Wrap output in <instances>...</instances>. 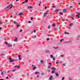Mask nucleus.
<instances>
[{
	"label": "nucleus",
	"instance_id": "1",
	"mask_svg": "<svg viewBox=\"0 0 80 80\" xmlns=\"http://www.w3.org/2000/svg\"><path fill=\"white\" fill-rule=\"evenodd\" d=\"M10 6H11V7L10 8V9H11V8H12L13 7V5L12 4H10L9 5H8V6H7L6 8H5V9L8 8H9V7H10Z\"/></svg>",
	"mask_w": 80,
	"mask_h": 80
},
{
	"label": "nucleus",
	"instance_id": "2",
	"mask_svg": "<svg viewBox=\"0 0 80 80\" xmlns=\"http://www.w3.org/2000/svg\"><path fill=\"white\" fill-rule=\"evenodd\" d=\"M9 59L10 61L9 62H10V63H12V62H13L14 61V60H12V58H11V57H9Z\"/></svg>",
	"mask_w": 80,
	"mask_h": 80
},
{
	"label": "nucleus",
	"instance_id": "3",
	"mask_svg": "<svg viewBox=\"0 0 80 80\" xmlns=\"http://www.w3.org/2000/svg\"><path fill=\"white\" fill-rule=\"evenodd\" d=\"M53 78V76L52 75L50 76V77L49 78V80H52V79Z\"/></svg>",
	"mask_w": 80,
	"mask_h": 80
},
{
	"label": "nucleus",
	"instance_id": "4",
	"mask_svg": "<svg viewBox=\"0 0 80 80\" xmlns=\"http://www.w3.org/2000/svg\"><path fill=\"white\" fill-rule=\"evenodd\" d=\"M67 10L66 9H64L63 10V13H67Z\"/></svg>",
	"mask_w": 80,
	"mask_h": 80
},
{
	"label": "nucleus",
	"instance_id": "5",
	"mask_svg": "<svg viewBox=\"0 0 80 80\" xmlns=\"http://www.w3.org/2000/svg\"><path fill=\"white\" fill-rule=\"evenodd\" d=\"M28 8H33V7L31 6H29L28 7Z\"/></svg>",
	"mask_w": 80,
	"mask_h": 80
},
{
	"label": "nucleus",
	"instance_id": "6",
	"mask_svg": "<svg viewBox=\"0 0 80 80\" xmlns=\"http://www.w3.org/2000/svg\"><path fill=\"white\" fill-rule=\"evenodd\" d=\"M53 48H54V49H57L58 48H59V47H55V46H54V47H53Z\"/></svg>",
	"mask_w": 80,
	"mask_h": 80
},
{
	"label": "nucleus",
	"instance_id": "7",
	"mask_svg": "<svg viewBox=\"0 0 80 80\" xmlns=\"http://www.w3.org/2000/svg\"><path fill=\"white\" fill-rule=\"evenodd\" d=\"M14 67L15 68H16V67H17L18 68V69L20 68V67H19V66H14Z\"/></svg>",
	"mask_w": 80,
	"mask_h": 80
},
{
	"label": "nucleus",
	"instance_id": "8",
	"mask_svg": "<svg viewBox=\"0 0 80 80\" xmlns=\"http://www.w3.org/2000/svg\"><path fill=\"white\" fill-rule=\"evenodd\" d=\"M52 70H56V68H55L54 67H52L51 68Z\"/></svg>",
	"mask_w": 80,
	"mask_h": 80
},
{
	"label": "nucleus",
	"instance_id": "9",
	"mask_svg": "<svg viewBox=\"0 0 80 80\" xmlns=\"http://www.w3.org/2000/svg\"><path fill=\"white\" fill-rule=\"evenodd\" d=\"M23 15V13H22V12H21V13H19V14H18V15L19 16L20 15Z\"/></svg>",
	"mask_w": 80,
	"mask_h": 80
},
{
	"label": "nucleus",
	"instance_id": "10",
	"mask_svg": "<svg viewBox=\"0 0 80 80\" xmlns=\"http://www.w3.org/2000/svg\"><path fill=\"white\" fill-rule=\"evenodd\" d=\"M76 17H78V18H80V15H76Z\"/></svg>",
	"mask_w": 80,
	"mask_h": 80
},
{
	"label": "nucleus",
	"instance_id": "11",
	"mask_svg": "<svg viewBox=\"0 0 80 80\" xmlns=\"http://www.w3.org/2000/svg\"><path fill=\"white\" fill-rule=\"evenodd\" d=\"M21 56L18 55V57L19 58V60H21V58H20Z\"/></svg>",
	"mask_w": 80,
	"mask_h": 80
},
{
	"label": "nucleus",
	"instance_id": "12",
	"mask_svg": "<svg viewBox=\"0 0 80 80\" xmlns=\"http://www.w3.org/2000/svg\"><path fill=\"white\" fill-rule=\"evenodd\" d=\"M55 73L56 74L57 77H58V76H59V75L56 72V73Z\"/></svg>",
	"mask_w": 80,
	"mask_h": 80
},
{
	"label": "nucleus",
	"instance_id": "13",
	"mask_svg": "<svg viewBox=\"0 0 80 80\" xmlns=\"http://www.w3.org/2000/svg\"><path fill=\"white\" fill-rule=\"evenodd\" d=\"M17 40H18V38H16V39H14V41L15 42H17Z\"/></svg>",
	"mask_w": 80,
	"mask_h": 80
},
{
	"label": "nucleus",
	"instance_id": "14",
	"mask_svg": "<svg viewBox=\"0 0 80 80\" xmlns=\"http://www.w3.org/2000/svg\"><path fill=\"white\" fill-rule=\"evenodd\" d=\"M46 53H50V51L48 50H47L46 51Z\"/></svg>",
	"mask_w": 80,
	"mask_h": 80
},
{
	"label": "nucleus",
	"instance_id": "15",
	"mask_svg": "<svg viewBox=\"0 0 80 80\" xmlns=\"http://www.w3.org/2000/svg\"><path fill=\"white\" fill-rule=\"evenodd\" d=\"M72 25H73V23H72L70 24L69 25V27H72Z\"/></svg>",
	"mask_w": 80,
	"mask_h": 80
},
{
	"label": "nucleus",
	"instance_id": "16",
	"mask_svg": "<svg viewBox=\"0 0 80 80\" xmlns=\"http://www.w3.org/2000/svg\"><path fill=\"white\" fill-rule=\"evenodd\" d=\"M59 12V9H56L55 11V12Z\"/></svg>",
	"mask_w": 80,
	"mask_h": 80
},
{
	"label": "nucleus",
	"instance_id": "17",
	"mask_svg": "<svg viewBox=\"0 0 80 80\" xmlns=\"http://www.w3.org/2000/svg\"><path fill=\"white\" fill-rule=\"evenodd\" d=\"M60 14V15H62L63 14V13L62 12H59Z\"/></svg>",
	"mask_w": 80,
	"mask_h": 80
},
{
	"label": "nucleus",
	"instance_id": "18",
	"mask_svg": "<svg viewBox=\"0 0 80 80\" xmlns=\"http://www.w3.org/2000/svg\"><path fill=\"white\" fill-rule=\"evenodd\" d=\"M37 68V67H35L34 68H33V70H35Z\"/></svg>",
	"mask_w": 80,
	"mask_h": 80
},
{
	"label": "nucleus",
	"instance_id": "19",
	"mask_svg": "<svg viewBox=\"0 0 80 80\" xmlns=\"http://www.w3.org/2000/svg\"><path fill=\"white\" fill-rule=\"evenodd\" d=\"M3 56H5V54H3V53H2V54H1V57H2V56H3Z\"/></svg>",
	"mask_w": 80,
	"mask_h": 80
},
{
	"label": "nucleus",
	"instance_id": "20",
	"mask_svg": "<svg viewBox=\"0 0 80 80\" xmlns=\"http://www.w3.org/2000/svg\"><path fill=\"white\" fill-rule=\"evenodd\" d=\"M35 73V74H36V75H37V74H38V73H39V72H36Z\"/></svg>",
	"mask_w": 80,
	"mask_h": 80
},
{
	"label": "nucleus",
	"instance_id": "21",
	"mask_svg": "<svg viewBox=\"0 0 80 80\" xmlns=\"http://www.w3.org/2000/svg\"><path fill=\"white\" fill-rule=\"evenodd\" d=\"M58 30V29H57V28H55L54 29V31H55V30Z\"/></svg>",
	"mask_w": 80,
	"mask_h": 80
},
{
	"label": "nucleus",
	"instance_id": "22",
	"mask_svg": "<svg viewBox=\"0 0 80 80\" xmlns=\"http://www.w3.org/2000/svg\"><path fill=\"white\" fill-rule=\"evenodd\" d=\"M47 12H46V13H44V17H45V15H47Z\"/></svg>",
	"mask_w": 80,
	"mask_h": 80
},
{
	"label": "nucleus",
	"instance_id": "23",
	"mask_svg": "<svg viewBox=\"0 0 80 80\" xmlns=\"http://www.w3.org/2000/svg\"><path fill=\"white\" fill-rule=\"evenodd\" d=\"M16 71V69H14L12 70V72H14Z\"/></svg>",
	"mask_w": 80,
	"mask_h": 80
},
{
	"label": "nucleus",
	"instance_id": "24",
	"mask_svg": "<svg viewBox=\"0 0 80 80\" xmlns=\"http://www.w3.org/2000/svg\"><path fill=\"white\" fill-rule=\"evenodd\" d=\"M43 60H41V63H43Z\"/></svg>",
	"mask_w": 80,
	"mask_h": 80
},
{
	"label": "nucleus",
	"instance_id": "25",
	"mask_svg": "<svg viewBox=\"0 0 80 80\" xmlns=\"http://www.w3.org/2000/svg\"><path fill=\"white\" fill-rule=\"evenodd\" d=\"M50 57H51V58H53V55H51Z\"/></svg>",
	"mask_w": 80,
	"mask_h": 80
},
{
	"label": "nucleus",
	"instance_id": "26",
	"mask_svg": "<svg viewBox=\"0 0 80 80\" xmlns=\"http://www.w3.org/2000/svg\"><path fill=\"white\" fill-rule=\"evenodd\" d=\"M52 26L53 27H55V24H52Z\"/></svg>",
	"mask_w": 80,
	"mask_h": 80
},
{
	"label": "nucleus",
	"instance_id": "27",
	"mask_svg": "<svg viewBox=\"0 0 80 80\" xmlns=\"http://www.w3.org/2000/svg\"><path fill=\"white\" fill-rule=\"evenodd\" d=\"M65 34H69V33L67 32H64Z\"/></svg>",
	"mask_w": 80,
	"mask_h": 80
},
{
	"label": "nucleus",
	"instance_id": "28",
	"mask_svg": "<svg viewBox=\"0 0 80 80\" xmlns=\"http://www.w3.org/2000/svg\"><path fill=\"white\" fill-rule=\"evenodd\" d=\"M20 25H17V27H18H18H20Z\"/></svg>",
	"mask_w": 80,
	"mask_h": 80
},
{
	"label": "nucleus",
	"instance_id": "29",
	"mask_svg": "<svg viewBox=\"0 0 80 80\" xmlns=\"http://www.w3.org/2000/svg\"><path fill=\"white\" fill-rule=\"evenodd\" d=\"M5 44H6L7 45H8V42H5Z\"/></svg>",
	"mask_w": 80,
	"mask_h": 80
},
{
	"label": "nucleus",
	"instance_id": "30",
	"mask_svg": "<svg viewBox=\"0 0 80 80\" xmlns=\"http://www.w3.org/2000/svg\"><path fill=\"white\" fill-rule=\"evenodd\" d=\"M42 75H45V73H44V72H42Z\"/></svg>",
	"mask_w": 80,
	"mask_h": 80
},
{
	"label": "nucleus",
	"instance_id": "31",
	"mask_svg": "<svg viewBox=\"0 0 80 80\" xmlns=\"http://www.w3.org/2000/svg\"><path fill=\"white\" fill-rule=\"evenodd\" d=\"M13 23H14V24H17V22L15 21H14L13 22Z\"/></svg>",
	"mask_w": 80,
	"mask_h": 80
},
{
	"label": "nucleus",
	"instance_id": "32",
	"mask_svg": "<svg viewBox=\"0 0 80 80\" xmlns=\"http://www.w3.org/2000/svg\"><path fill=\"white\" fill-rule=\"evenodd\" d=\"M48 29H50V26L49 25L48 27Z\"/></svg>",
	"mask_w": 80,
	"mask_h": 80
},
{
	"label": "nucleus",
	"instance_id": "33",
	"mask_svg": "<svg viewBox=\"0 0 80 80\" xmlns=\"http://www.w3.org/2000/svg\"><path fill=\"white\" fill-rule=\"evenodd\" d=\"M55 72V71H52V73H54V72Z\"/></svg>",
	"mask_w": 80,
	"mask_h": 80
},
{
	"label": "nucleus",
	"instance_id": "34",
	"mask_svg": "<svg viewBox=\"0 0 80 80\" xmlns=\"http://www.w3.org/2000/svg\"><path fill=\"white\" fill-rule=\"evenodd\" d=\"M47 41H48V40H50V38H47Z\"/></svg>",
	"mask_w": 80,
	"mask_h": 80
},
{
	"label": "nucleus",
	"instance_id": "35",
	"mask_svg": "<svg viewBox=\"0 0 80 80\" xmlns=\"http://www.w3.org/2000/svg\"><path fill=\"white\" fill-rule=\"evenodd\" d=\"M64 40V39H62L61 40V41H60V42H62V41Z\"/></svg>",
	"mask_w": 80,
	"mask_h": 80
},
{
	"label": "nucleus",
	"instance_id": "36",
	"mask_svg": "<svg viewBox=\"0 0 80 80\" xmlns=\"http://www.w3.org/2000/svg\"><path fill=\"white\" fill-rule=\"evenodd\" d=\"M77 14H78V15H80V13L79 12H77Z\"/></svg>",
	"mask_w": 80,
	"mask_h": 80
},
{
	"label": "nucleus",
	"instance_id": "37",
	"mask_svg": "<svg viewBox=\"0 0 80 80\" xmlns=\"http://www.w3.org/2000/svg\"><path fill=\"white\" fill-rule=\"evenodd\" d=\"M40 4H41V1L40 2V3L39 4V6H40Z\"/></svg>",
	"mask_w": 80,
	"mask_h": 80
},
{
	"label": "nucleus",
	"instance_id": "38",
	"mask_svg": "<svg viewBox=\"0 0 80 80\" xmlns=\"http://www.w3.org/2000/svg\"><path fill=\"white\" fill-rule=\"evenodd\" d=\"M55 6H53L52 7V8H55Z\"/></svg>",
	"mask_w": 80,
	"mask_h": 80
},
{
	"label": "nucleus",
	"instance_id": "39",
	"mask_svg": "<svg viewBox=\"0 0 80 80\" xmlns=\"http://www.w3.org/2000/svg\"><path fill=\"white\" fill-rule=\"evenodd\" d=\"M49 65H52V63L51 62H49Z\"/></svg>",
	"mask_w": 80,
	"mask_h": 80
},
{
	"label": "nucleus",
	"instance_id": "40",
	"mask_svg": "<svg viewBox=\"0 0 80 80\" xmlns=\"http://www.w3.org/2000/svg\"><path fill=\"white\" fill-rule=\"evenodd\" d=\"M28 0H26L25 2H28Z\"/></svg>",
	"mask_w": 80,
	"mask_h": 80
},
{
	"label": "nucleus",
	"instance_id": "41",
	"mask_svg": "<svg viewBox=\"0 0 80 80\" xmlns=\"http://www.w3.org/2000/svg\"><path fill=\"white\" fill-rule=\"evenodd\" d=\"M20 32H22V29H20Z\"/></svg>",
	"mask_w": 80,
	"mask_h": 80
},
{
	"label": "nucleus",
	"instance_id": "42",
	"mask_svg": "<svg viewBox=\"0 0 80 80\" xmlns=\"http://www.w3.org/2000/svg\"><path fill=\"white\" fill-rule=\"evenodd\" d=\"M3 72L4 73H6V71H3Z\"/></svg>",
	"mask_w": 80,
	"mask_h": 80
},
{
	"label": "nucleus",
	"instance_id": "43",
	"mask_svg": "<svg viewBox=\"0 0 80 80\" xmlns=\"http://www.w3.org/2000/svg\"><path fill=\"white\" fill-rule=\"evenodd\" d=\"M53 60H55V58H54V57H53Z\"/></svg>",
	"mask_w": 80,
	"mask_h": 80
},
{
	"label": "nucleus",
	"instance_id": "44",
	"mask_svg": "<svg viewBox=\"0 0 80 80\" xmlns=\"http://www.w3.org/2000/svg\"><path fill=\"white\" fill-rule=\"evenodd\" d=\"M62 21L63 22H64V21H65V19H62Z\"/></svg>",
	"mask_w": 80,
	"mask_h": 80
},
{
	"label": "nucleus",
	"instance_id": "45",
	"mask_svg": "<svg viewBox=\"0 0 80 80\" xmlns=\"http://www.w3.org/2000/svg\"><path fill=\"white\" fill-rule=\"evenodd\" d=\"M3 75V72H2V75Z\"/></svg>",
	"mask_w": 80,
	"mask_h": 80
},
{
	"label": "nucleus",
	"instance_id": "46",
	"mask_svg": "<svg viewBox=\"0 0 80 80\" xmlns=\"http://www.w3.org/2000/svg\"><path fill=\"white\" fill-rule=\"evenodd\" d=\"M61 57H64L63 55H61Z\"/></svg>",
	"mask_w": 80,
	"mask_h": 80
},
{
	"label": "nucleus",
	"instance_id": "47",
	"mask_svg": "<svg viewBox=\"0 0 80 80\" xmlns=\"http://www.w3.org/2000/svg\"><path fill=\"white\" fill-rule=\"evenodd\" d=\"M62 80H64V77H62Z\"/></svg>",
	"mask_w": 80,
	"mask_h": 80
},
{
	"label": "nucleus",
	"instance_id": "48",
	"mask_svg": "<svg viewBox=\"0 0 80 80\" xmlns=\"http://www.w3.org/2000/svg\"><path fill=\"white\" fill-rule=\"evenodd\" d=\"M34 33H35L36 32V30H34Z\"/></svg>",
	"mask_w": 80,
	"mask_h": 80
},
{
	"label": "nucleus",
	"instance_id": "49",
	"mask_svg": "<svg viewBox=\"0 0 80 80\" xmlns=\"http://www.w3.org/2000/svg\"><path fill=\"white\" fill-rule=\"evenodd\" d=\"M12 17H13V16L11 15V16H10V18H12Z\"/></svg>",
	"mask_w": 80,
	"mask_h": 80
},
{
	"label": "nucleus",
	"instance_id": "50",
	"mask_svg": "<svg viewBox=\"0 0 80 80\" xmlns=\"http://www.w3.org/2000/svg\"><path fill=\"white\" fill-rule=\"evenodd\" d=\"M33 18H31V20H33Z\"/></svg>",
	"mask_w": 80,
	"mask_h": 80
},
{
	"label": "nucleus",
	"instance_id": "51",
	"mask_svg": "<svg viewBox=\"0 0 80 80\" xmlns=\"http://www.w3.org/2000/svg\"><path fill=\"white\" fill-rule=\"evenodd\" d=\"M48 12H49V10H47V12L46 13H48Z\"/></svg>",
	"mask_w": 80,
	"mask_h": 80
},
{
	"label": "nucleus",
	"instance_id": "52",
	"mask_svg": "<svg viewBox=\"0 0 80 80\" xmlns=\"http://www.w3.org/2000/svg\"><path fill=\"white\" fill-rule=\"evenodd\" d=\"M10 44H8V46L9 47H10Z\"/></svg>",
	"mask_w": 80,
	"mask_h": 80
},
{
	"label": "nucleus",
	"instance_id": "53",
	"mask_svg": "<svg viewBox=\"0 0 80 80\" xmlns=\"http://www.w3.org/2000/svg\"><path fill=\"white\" fill-rule=\"evenodd\" d=\"M69 78V80H72V79L71 78Z\"/></svg>",
	"mask_w": 80,
	"mask_h": 80
},
{
	"label": "nucleus",
	"instance_id": "54",
	"mask_svg": "<svg viewBox=\"0 0 80 80\" xmlns=\"http://www.w3.org/2000/svg\"><path fill=\"white\" fill-rule=\"evenodd\" d=\"M47 6H46L45 7V9H47Z\"/></svg>",
	"mask_w": 80,
	"mask_h": 80
},
{
	"label": "nucleus",
	"instance_id": "55",
	"mask_svg": "<svg viewBox=\"0 0 80 80\" xmlns=\"http://www.w3.org/2000/svg\"><path fill=\"white\" fill-rule=\"evenodd\" d=\"M70 8H73V6H70Z\"/></svg>",
	"mask_w": 80,
	"mask_h": 80
},
{
	"label": "nucleus",
	"instance_id": "56",
	"mask_svg": "<svg viewBox=\"0 0 80 80\" xmlns=\"http://www.w3.org/2000/svg\"><path fill=\"white\" fill-rule=\"evenodd\" d=\"M48 68L49 69H50V67H48Z\"/></svg>",
	"mask_w": 80,
	"mask_h": 80
},
{
	"label": "nucleus",
	"instance_id": "57",
	"mask_svg": "<svg viewBox=\"0 0 80 80\" xmlns=\"http://www.w3.org/2000/svg\"><path fill=\"white\" fill-rule=\"evenodd\" d=\"M58 63H59V62H56V64H58Z\"/></svg>",
	"mask_w": 80,
	"mask_h": 80
},
{
	"label": "nucleus",
	"instance_id": "58",
	"mask_svg": "<svg viewBox=\"0 0 80 80\" xmlns=\"http://www.w3.org/2000/svg\"><path fill=\"white\" fill-rule=\"evenodd\" d=\"M25 3V1L24 2H22V4H23V3Z\"/></svg>",
	"mask_w": 80,
	"mask_h": 80
},
{
	"label": "nucleus",
	"instance_id": "59",
	"mask_svg": "<svg viewBox=\"0 0 80 80\" xmlns=\"http://www.w3.org/2000/svg\"><path fill=\"white\" fill-rule=\"evenodd\" d=\"M0 80H4L3 79H0Z\"/></svg>",
	"mask_w": 80,
	"mask_h": 80
},
{
	"label": "nucleus",
	"instance_id": "60",
	"mask_svg": "<svg viewBox=\"0 0 80 80\" xmlns=\"http://www.w3.org/2000/svg\"><path fill=\"white\" fill-rule=\"evenodd\" d=\"M6 78H7V79H8V77H6Z\"/></svg>",
	"mask_w": 80,
	"mask_h": 80
},
{
	"label": "nucleus",
	"instance_id": "61",
	"mask_svg": "<svg viewBox=\"0 0 80 80\" xmlns=\"http://www.w3.org/2000/svg\"><path fill=\"white\" fill-rule=\"evenodd\" d=\"M2 22L0 21V24H2Z\"/></svg>",
	"mask_w": 80,
	"mask_h": 80
},
{
	"label": "nucleus",
	"instance_id": "62",
	"mask_svg": "<svg viewBox=\"0 0 80 80\" xmlns=\"http://www.w3.org/2000/svg\"><path fill=\"white\" fill-rule=\"evenodd\" d=\"M28 23H31V22H30V21H29V22H28Z\"/></svg>",
	"mask_w": 80,
	"mask_h": 80
},
{
	"label": "nucleus",
	"instance_id": "63",
	"mask_svg": "<svg viewBox=\"0 0 80 80\" xmlns=\"http://www.w3.org/2000/svg\"><path fill=\"white\" fill-rule=\"evenodd\" d=\"M74 8H75V7H77V6L76 5H74Z\"/></svg>",
	"mask_w": 80,
	"mask_h": 80
},
{
	"label": "nucleus",
	"instance_id": "64",
	"mask_svg": "<svg viewBox=\"0 0 80 80\" xmlns=\"http://www.w3.org/2000/svg\"><path fill=\"white\" fill-rule=\"evenodd\" d=\"M78 4H79V5H80V2H79V3H78Z\"/></svg>",
	"mask_w": 80,
	"mask_h": 80
}]
</instances>
